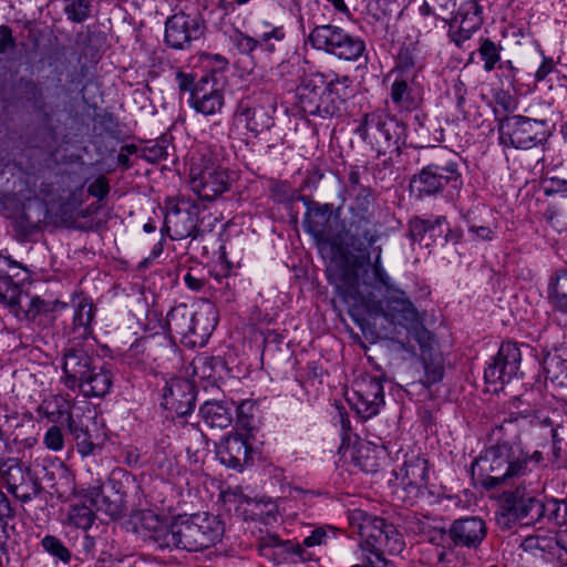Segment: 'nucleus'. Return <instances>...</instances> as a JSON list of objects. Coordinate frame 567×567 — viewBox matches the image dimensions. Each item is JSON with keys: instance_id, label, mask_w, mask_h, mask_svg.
I'll return each instance as SVG.
<instances>
[{"instance_id": "obj_1", "label": "nucleus", "mask_w": 567, "mask_h": 567, "mask_svg": "<svg viewBox=\"0 0 567 567\" xmlns=\"http://www.w3.org/2000/svg\"><path fill=\"white\" fill-rule=\"evenodd\" d=\"M374 259L364 256L365 264L348 259L332 262L328 269V279L347 302L363 305L372 316H380L394 326L413 329L415 339L419 327V313L406 296L382 265V247L373 248Z\"/></svg>"}, {"instance_id": "obj_2", "label": "nucleus", "mask_w": 567, "mask_h": 567, "mask_svg": "<svg viewBox=\"0 0 567 567\" xmlns=\"http://www.w3.org/2000/svg\"><path fill=\"white\" fill-rule=\"evenodd\" d=\"M142 526L162 549L204 550L216 546L223 538L224 525L214 515L197 513L178 516L172 523H163L153 512H143Z\"/></svg>"}, {"instance_id": "obj_3", "label": "nucleus", "mask_w": 567, "mask_h": 567, "mask_svg": "<svg viewBox=\"0 0 567 567\" xmlns=\"http://www.w3.org/2000/svg\"><path fill=\"white\" fill-rule=\"evenodd\" d=\"M348 522L352 532L361 538L362 563L351 567H391L384 555H399L405 547L402 534L384 518L369 515L362 509H352L348 514Z\"/></svg>"}, {"instance_id": "obj_4", "label": "nucleus", "mask_w": 567, "mask_h": 567, "mask_svg": "<svg viewBox=\"0 0 567 567\" xmlns=\"http://www.w3.org/2000/svg\"><path fill=\"white\" fill-rule=\"evenodd\" d=\"M348 522L352 532L361 538L362 563L351 567H391L384 555H399L405 547L402 534L384 518L369 515L362 509H352L348 514Z\"/></svg>"}, {"instance_id": "obj_5", "label": "nucleus", "mask_w": 567, "mask_h": 567, "mask_svg": "<svg viewBox=\"0 0 567 567\" xmlns=\"http://www.w3.org/2000/svg\"><path fill=\"white\" fill-rule=\"evenodd\" d=\"M61 382L69 390H79L86 398L105 396L113 384L111 371L96 365L93 355L83 344L66 348L61 359Z\"/></svg>"}, {"instance_id": "obj_6", "label": "nucleus", "mask_w": 567, "mask_h": 567, "mask_svg": "<svg viewBox=\"0 0 567 567\" xmlns=\"http://www.w3.org/2000/svg\"><path fill=\"white\" fill-rule=\"evenodd\" d=\"M350 84L346 75L327 80L322 73L313 74L297 86V105L307 115L332 117L339 114L341 105L350 95Z\"/></svg>"}, {"instance_id": "obj_7", "label": "nucleus", "mask_w": 567, "mask_h": 567, "mask_svg": "<svg viewBox=\"0 0 567 567\" xmlns=\"http://www.w3.org/2000/svg\"><path fill=\"white\" fill-rule=\"evenodd\" d=\"M528 472L530 468L524 452L519 446L508 443L488 447L472 463V474L487 487H495L513 478L523 477Z\"/></svg>"}, {"instance_id": "obj_8", "label": "nucleus", "mask_w": 567, "mask_h": 567, "mask_svg": "<svg viewBox=\"0 0 567 567\" xmlns=\"http://www.w3.org/2000/svg\"><path fill=\"white\" fill-rule=\"evenodd\" d=\"M221 148L207 147L200 153L198 162L190 167V188L204 200H213L227 192L231 178L221 163Z\"/></svg>"}, {"instance_id": "obj_9", "label": "nucleus", "mask_w": 567, "mask_h": 567, "mask_svg": "<svg viewBox=\"0 0 567 567\" xmlns=\"http://www.w3.org/2000/svg\"><path fill=\"white\" fill-rule=\"evenodd\" d=\"M505 422L516 423L518 426L532 425L549 427L553 439V452L556 457L560 455V444L567 442V411L553 410L545 412L524 404L516 398L512 402V409Z\"/></svg>"}, {"instance_id": "obj_10", "label": "nucleus", "mask_w": 567, "mask_h": 567, "mask_svg": "<svg viewBox=\"0 0 567 567\" xmlns=\"http://www.w3.org/2000/svg\"><path fill=\"white\" fill-rule=\"evenodd\" d=\"M357 132L378 155H381L392 147L399 150L404 141L405 125L392 115L372 112L364 115Z\"/></svg>"}, {"instance_id": "obj_11", "label": "nucleus", "mask_w": 567, "mask_h": 567, "mask_svg": "<svg viewBox=\"0 0 567 567\" xmlns=\"http://www.w3.org/2000/svg\"><path fill=\"white\" fill-rule=\"evenodd\" d=\"M308 41L313 49L322 50L346 61H358L365 52V43L361 38L332 24L313 28Z\"/></svg>"}, {"instance_id": "obj_12", "label": "nucleus", "mask_w": 567, "mask_h": 567, "mask_svg": "<svg viewBox=\"0 0 567 567\" xmlns=\"http://www.w3.org/2000/svg\"><path fill=\"white\" fill-rule=\"evenodd\" d=\"M499 142L515 148H532L546 140L544 121L522 115L507 116L499 123Z\"/></svg>"}, {"instance_id": "obj_13", "label": "nucleus", "mask_w": 567, "mask_h": 567, "mask_svg": "<svg viewBox=\"0 0 567 567\" xmlns=\"http://www.w3.org/2000/svg\"><path fill=\"white\" fill-rule=\"evenodd\" d=\"M447 185L454 189H458L462 185L457 165L452 162L445 165L429 164L410 182L411 192L419 198L436 195Z\"/></svg>"}, {"instance_id": "obj_14", "label": "nucleus", "mask_w": 567, "mask_h": 567, "mask_svg": "<svg viewBox=\"0 0 567 567\" xmlns=\"http://www.w3.org/2000/svg\"><path fill=\"white\" fill-rule=\"evenodd\" d=\"M0 476L9 493L22 503L31 502L41 492V483L19 458H0Z\"/></svg>"}, {"instance_id": "obj_15", "label": "nucleus", "mask_w": 567, "mask_h": 567, "mask_svg": "<svg viewBox=\"0 0 567 567\" xmlns=\"http://www.w3.org/2000/svg\"><path fill=\"white\" fill-rule=\"evenodd\" d=\"M188 104L197 114L214 116L225 106V83L215 73L198 79L192 89Z\"/></svg>"}, {"instance_id": "obj_16", "label": "nucleus", "mask_w": 567, "mask_h": 567, "mask_svg": "<svg viewBox=\"0 0 567 567\" xmlns=\"http://www.w3.org/2000/svg\"><path fill=\"white\" fill-rule=\"evenodd\" d=\"M353 396L349 398L362 419L377 415L384 404L383 378L380 374H361L353 382Z\"/></svg>"}, {"instance_id": "obj_17", "label": "nucleus", "mask_w": 567, "mask_h": 567, "mask_svg": "<svg viewBox=\"0 0 567 567\" xmlns=\"http://www.w3.org/2000/svg\"><path fill=\"white\" fill-rule=\"evenodd\" d=\"M520 361L522 352L517 343L504 342L484 370L485 382L493 385L494 391L502 389L517 377Z\"/></svg>"}, {"instance_id": "obj_18", "label": "nucleus", "mask_w": 567, "mask_h": 567, "mask_svg": "<svg viewBox=\"0 0 567 567\" xmlns=\"http://www.w3.org/2000/svg\"><path fill=\"white\" fill-rule=\"evenodd\" d=\"M349 204V226L353 236H361L368 245L372 246L379 240V234L368 228L373 219V192L368 187H360L351 194Z\"/></svg>"}, {"instance_id": "obj_19", "label": "nucleus", "mask_w": 567, "mask_h": 567, "mask_svg": "<svg viewBox=\"0 0 567 567\" xmlns=\"http://www.w3.org/2000/svg\"><path fill=\"white\" fill-rule=\"evenodd\" d=\"M483 6L478 0H470L461 4L456 16L450 23L449 37L457 48H465L483 24Z\"/></svg>"}, {"instance_id": "obj_20", "label": "nucleus", "mask_w": 567, "mask_h": 567, "mask_svg": "<svg viewBox=\"0 0 567 567\" xmlns=\"http://www.w3.org/2000/svg\"><path fill=\"white\" fill-rule=\"evenodd\" d=\"M200 34L197 19L185 13L174 14L165 23V42L172 49H185Z\"/></svg>"}, {"instance_id": "obj_21", "label": "nucleus", "mask_w": 567, "mask_h": 567, "mask_svg": "<svg viewBox=\"0 0 567 567\" xmlns=\"http://www.w3.org/2000/svg\"><path fill=\"white\" fill-rule=\"evenodd\" d=\"M165 227L174 240L195 236L197 227L195 207L184 200L172 205L165 215Z\"/></svg>"}, {"instance_id": "obj_22", "label": "nucleus", "mask_w": 567, "mask_h": 567, "mask_svg": "<svg viewBox=\"0 0 567 567\" xmlns=\"http://www.w3.org/2000/svg\"><path fill=\"white\" fill-rule=\"evenodd\" d=\"M559 532L538 528L533 534L527 535L520 543V548L535 557L557 567Z\"/></svg>"}, {"instance_id": "obj_23", "label": "nucleus", "mask_w": 567, "mask_h": 567, "mask_svg": "<svg viewBox=\"0 0 567 567\" xmlns=\"http://www.w3.org/2000/svg\"><path fill=\"white\" fill-rule=\"evenodd\" d=\"M194 385L185 379H174L165 386L163 405L177 416H186L195 409Z\"/></svg>"}, {"instance_id": "obj_24", "label": "nucleus", "mask_w": 567, "mask_h": 567, "mask_svg": "<svg viewBox=\"0 0 567 567\" xmlns=\"http://www.w3.org/2000/svg\"><path fill=\"white\" fill-rule=\"evenodd\" d=\"M487 534L485 522L477 516L463 517L454 520L449 536L455 546L476 549Z\"/></svg>"}, {"instance_id": "obj_25", "label": "nucleus", "mask_w": 567, "mask_h": 567, "mask_svg": "<svg viewBox=\"0 0 567 567\" xmlns=\"http://www.w3.org/2000/svg\"><path fill=\"white\" fill-rule=\"evenodd\" d=\"M394 473L396 478L401 480L403 488L414 497L422 494V489L427 485V461L419 454H411L406 456L402 466Z\"/></svg>"}, {"instance_id": "obj_26", "label": "nucleus", "mask_w": 567, "mask_h": 567, "mask_svg": "<svg viewBox=\"0 0 567 567\" xmlns=\"http://www.w3.org/2000/svg\"><path fill=\"white\" fill-rule=\"evenodd\" d=\"M251 447L240 434H228L217 447L219 461L227 467L241 471L251 460Z\"/></svg>"}, {"instance_id": "obj_27", "label": "nucleus", "mask_w": 567, "mask_h": 567, "mask_svg": "<svg viewBox=\"0 0 567 567\" xmlns=\"http://www.w3.org/2000/svg\"><path fill=\"white\" fill-rule=\"evenodd\" d=\"M478 54L483 62V69L485 72H492L495 69L506 71L505 78L511 85L515 82V71L512 61H501L502 45L495 43L489 38H480V44L476 51L471 52L470 61L474 60V55Z\"/></svg>"}, {"instance_id": "obj_28", "label": "nucleus", "mask_w": 567, "mask_h": 567, "mask_svg": "<svg viewBox=\"0 0 567 567\" xmlns=\"http://www.w3.org/2000/svg\"><path fill=\"white\" fill-rule=\"evenodd\" d=\"M82 497L89 502L94 513H103L114 519L123 512V496L116 491H105L101 486H94L82 491Z\"/></svg>"}, {"instance_id": "obj_29", "label": "nucleus", "mask_w": 567, "mask_h": 567, "mask_svg": "<svg viewBox=\"0 0 567 567\" xmlns=\"http://www.w3.org/2000/svg\"><path fill=\"white\" fill-rule=\"evenodd\" d=\"M331 205L315 204L306 213L303 220L305 230L310 234L317 244L328 243L330 237Z\"/></svg>"}, {"instance_id": "obj_30", "label": "nucleus", "mask_w": 567, "mask_h": 567, "mask_svg": "<svg viewBox=\"0 0 567 567\" xmlns=\"http://www.w3.org/2000/svg\"><path fill=\"white\" fill-rule=\"evenodd\" d=\"M409 76L395 75L390 86V101L399 112H412L420 105L419 92Z\"/></svg>"}, {"instance_id": "obj_31", "label": "nucleus", "mask_w": 567, "mask_h": 567, "mask_svg": "<svg viewBox=\"0 0 567 567\" xmlns=\"http://www.w3.org/2000/svg\"><path fill=\"white\" fill-rule=\"evenodd\" d=\"M410 234L414 241L423 243L426 236L435 241L439 238H443V241H447V234L450 227L444 216H435L432 218L414 217L409 224Z\"/></svg>"}, {"instance_id": "obj_32", "label": "nucleus", "mask_w": 567, "mask_h": 567, "mask_svg": "<svg viewBox=\"0 0 567 567\" xmlns=\"http://www.w3.org/2000/svg\"><path fill=\"white\" fill-rule=\"evenodd\" d=\"M533 497L520 495L518 492L509 495L501 512L496 513L497 524L504 528H509L513 523L526 519L532 509Z\"/></svg>"}, {"instance_id": "obj_33", "label": "nucleus", "mask_w": 567, "mask_h": 567, "mask_svg": "<svg viewBox=\"0 0 567 567\" xmlns=\"http://www.w3.org/2000/svg\"><path fill=\"white\" fill-rule=\"evenodd\" d=\"M192 338L189 342L197 343L207 339L218 323L217 309L212 302H204L196 311L192 310Z\"/></svg>"}, {"instance_id": "obj_34", "label": "nucleus", "mask_w": 567, "mask_h": 567, "mask_svg": "<svg viewBox=\"0 0 567 567\" xmlns=\"http://www.w3.org/2000/svg\"><path fill=\"white\" fill-rule=\"evenodd\" d=\"M74 411V403L68 395L62 394L49 395L37 409V413L41 419H47L52 423L65 422Z\"/></svg>"}, {"instance_id": "obj_35", "label": "nucleus", "mask_w": 567, "mask_h": 567, "mask_svg": "<svg viewBox=\"0 0 567 567\" xmlns=\"http://www.w3.org/2000/svg\"><path fill=\"white\" fill-rule=\"evenodd\" d=\"M329 534L336 536V532L332 527H317L309 536L303 538L302 544H295L291 542L280 543L276 540L275 546L291 555L292 558L305 561L309 559V555L303 547H315L326 544L329 538Z\"/></svg>"}, {"instance_id": "obj_36", "label": "nucleus", "mask_w": 567, "mask_h": 567, "mask_svg": "<svg viewBox=\"0 0 567 567\" xmlns=\"http://www.w3.org/2000/svg\"><path fill=\"white\" fill-rule=\"evenodd\" d=\"M237 115L246 123V127L255 135L272 125L271 118L262 106H256L250 99H243L237 106Z\"/></svg>"}, {"instance_id": "obj_37", "label": "nucleus", "mask_w": 567, "mask_h": 567, "mask_svg": "<svg viewBox=\"0 0 567 567\" xmlns=\"http://www.w3.org/2000/svg\"><path fill=\"white\" fill-rule=\"evenodd\" d=\"M431 339L429 331L422 329L417 331L416 341L421 347V358L424 365L425 379L429 385L442 380L444 374L443 358L440 353H429L427 341Z\"/></svg>"}, {"instance_id": "obj_38", "label": "nucleus", "mask_w": 567, "mask_h": 567, "mask_svg": "<svg viewBox=\"0 0 567 567\" xmlns=\"http://www.w3.org/2000/svg\"><path fill=\"white\" fill-rule=\"evenodd\" d=\"M192 309L185 303H179L172 308L165 320V326L172 337L184 339L192 338Z\"/></svg>"}, {"instance_id": "obj_39", "label": "nucleus", "mask_w": 567, "mask_h": 567, "mask_svg": "<svg viewBox=\"0 0 567 567\" xmlns=\"http://www.w3.org/2000/svg\"><path fill=\"white\" fill-rule=\"evenodd\" d=\"M199 414L210 427L226 429L233 422V409L221 401H206L200 406Z\"/></svg>"}, {"instance_id": "obj_40", "label": "nucleus", "mask_w": 567, "mask_h": 567, "mask_svg": "<svg viewBox=\"0 0 567 567\" xmlns=\"http://www.w3.org/2000/svg\"><path fill=\"white\" fill-rule=\"evenodd\" d=\"M95 519V513L92 505L82 497V492L70 505L65 524L86 532Z\"/></svg>"}, {"instance_id": "obj_41", "label": "nucleus", "mask_w": 567, "mask_h": 567, "mask_svg": "<svg viewBox=\"0 0 567 567\" xmlns=\"http://www.w3.org/2000/svg\"><path fill=\"white\" fill-rule=\"evenodd\" d=\"M544 370L553 384L567 388V350L548 353L544 359Z\"/></svg>"}, {"instance_id": "obj_42", "label": "nucleus", "mask_w": 567, "mask_h": 567, "mask_svg": "<svg viewBox=\"0 0 567 567\" xmlns=\"http://www.w3.org/2000/svg\"><path fill=\"white\" fill-rule=\"evenodd\" d=\"M548 302L553 310L567 315V269L557 271L548 284Z\"/></svg>"}, {"instance_id": "obj_43", "label": "nucleus", "mask_w": 567, "mask_h": 567, "mask_svg": "<svg viewBox=\"0 0 567 567\" xmlns=\"http://www.w3.org/2000/svg\"><path fill=\"white\" fill-rule=\"evenodd\" d=\"M255 35L260 48L261 53L272 54L276 52L277 43H280L285 37L282 27L271 25L262 22L260 27L255 30Z\"/></svg>"}, {"instance_id": "obj_44", "label": "nucleus", "mask_w": 567, "mask_h": 567, "mask_svg": "<svg viewBox=\"0 0 567 567\" xmlns=\"http://www.w3.org/2000/svg\"><path fill=\"white\" fill-rule=\"evenodd\" d=\"M73 315L74 329L82 328L81 337L87 338L92 334V322L95 316V308L86 297H79Z\"/></svg>"}, {"instance_id": "obj_45", "label": "nucleus", "mask_w": 567, "mask_h": 567, "mask_svg": "<svg viewBox=\"0 0 567 567\" xmlns=\"http://www.w3.org/2000/svg\"><path fill=\"white\" fill-rule=\"evenodd\" d=\"M420 66L419 52L415 45L402 47L398 53L396 65L392 74L408 76V73Z\"/></svg>"}, {"instance_id": "obj_46", "label": "nucleus", "mask_w": 567, "mask_h": 567, "mask_svg": "<svg viewBox=\"0 0 567 567\" xmlns=\"http://www.w3.org/2000/svg\"><path fill=\"white\" fill-rule=\"evenodd\" d=\"M456 2L457 0H424L419 12L422 17L433 16L445 21V16L453 13Z\"/></svg>"}, {"instance_id": "obj_47", "label": "nucleus", "mask_w": 567, "mask_h": 567, "mask_svg": "<svg viewBox=\"0 0 567 567\" xmlns=\"http://www.w3.org/2000/svg\"><path fill=\"white\" fill-rule=\"evenodd\" d=\"M43 550L58 561L68 565L72 559V554L68 547L55 536L45 535L41 539Z\"/></svg>"}, {"instance_id": "obj_48", "label": "nucleus", "mask_w": 567, "mask_h": 567, "mask_svg": "<svg viewBox=\"0 0 567 567\" xmlns=\"http://www.w3.org/2000/svg\"><path fill=\"white\" fill-rule=\"evenodd\" d=\"M63 11L66 18L75 23H82L91 16L90 0H63Z\"/></svg>"}, {"instance_id": "obj_49", "label": "nucleus", "mask_w": 567, "mask_h": 567, "mask_svg": "<svg viewBox=\"0 0 567 567\" xmlns=\"http://www.w3.org/2000/svg\"><path fill=\"white\" fill-rule=\"evenodd\" d=\"M545 520L563 526L567 523V502L557 498L545 499Z\"/></svg>"}, {"instance_id": "obj_50", "label": "nucleus", "mask_w": 567, "mask_h": 567, "mask_svg": "<svg viewBox=\"0 0 567 567\" xmlns=\"http://www.w3.org/2000/svg\"><path fill=\"white\" fill-rule=\"evenodd\" d=\"M43 444L51 451H61L64 447V436L58 425L48 429L43 437Z\"/></svg>"}, {"instance_id": "obj_51", "label": "nucleus", "mask_w": 567, "mask_h": 567, "mask_svg": "<svg viewBox=\"0 0 567 567\" xmlns=\"http://www.w3.org/2000/svg\"><path fill=\"white\" fill-rule=\"evenodd\" d=\"M143 156L146 161L153 163L165 159L168 156L166 141L155 142L151 146L145 147Z\"/></svg>"}, {"instance_id": "obj_52", "label": "nucleus", "mask_w": 567, "mask_h": 567, "mask_svg": "<svg viewBox=\"0 0 567 567\" xmlns=\"http://www.w3.org/2000/svg\"><path fill=\"white\" fill-rule=\"evenodd\" d=\"M96 542L95 538L87 533H84L79 539L76 545V551L81 555V560H87L95 555Z\"/></svg>"}, {"instance_id": "obj_53", "label": "nucleus", "mask_w": 567, "mask_h": 567, "mask_svg": "<svg viewBox=\"0 0 567 567\" xmlns=\"http://www.w3.org/2000/svg\"><path fill=\"white\" fill-rule=\"evenodd\" d=\"M236 411L240 425L244 427L250 426L255 411V402L251 400H244L236 406Z\"/></svg>"}, {"instance_id": "obj_54", "label": "nucleus", "mask_w": 567, "mask_h": 567, "mask_svg": "<svg viewBox=\"0 0 567 567\" xmlns=\"http://www.w3.org/2000/svg\"><path fill=\"white\" fill-rule=\"evenodd\" d=\"M17 47L12 30L7 24L0 25V54L13 51Z\"/></svg>"}, {"instance_id": "obj_55", "label": "nucleus", "mask_w": 567, "mask_h": 567, "mask_svg": "<svg viewBox=\"0 0 567 567\" xmlns=\"http://www.w3.org/2000/svg\"><path fill=\"white\" fill-rule=\"evenodd\" d=\"M87 192L91 196L97 198L99 200L104 199L110 193V185L104 176H100L94 179L87 187Z\"/></svg>"}, {"instance_id": "obj_56", "label": "nucleus", "mask_w": 567, "mask_h": 567, "mask_svg": "<svg viewBox=\"0 0 567 567\" xmlns=\"http://www.w3.org/2000/svg\"><path fill=\"white\" fill-rule=\"evenodd\" d=\"M66 427L74 436L75 440H79V437H83L89 434L86 426H84L83 422L81 421L80 416L74 411L65 421Z\"/></svg>"}, {"instance_id": "obj_57", "label": "nucleus", "mask_w": 567, "mask_h": 567, "mask_svg": "<svg viewBox=\"0 0 567 567\" xmlns=\"http://www.w3.org/2000/svg\"><path fill=\"white\" fill-rule=\"evenodd\" d=\"M545 499L533 497L532 509L526 518V524L545 520Z\"/></svg>"}, {"instance_id": "obj_58", "label": "nucleus", "mask_w": 567, "mask_h": 567, "mask_svg": "<svg viewBox=\"0 0 567 567\" xmlns=\"http://www.w3.org/2000/svg\"><path fill=\"white\" fill-rule=\"evenodd\" d=\"M237 48L240 52L251 54L260 51L256 35L252 37L240 33L237 38Z\"/></svg>"}, {"instance_id": "obj_59", "label": "nucleus", "mask_w": 567, "mask_h": 567, "mask_svg": "<svg viewBox=\"0 0 567 567\" xmlns=\"http://www.w3.org/2000/svg\"><path fill=\"white\" fill-rule=\"evenodd\" d=\"M176 82L181 91L189 92V96L192 95V89L196 83L192 74L179 71L176 73Z\"/></svg>"}, {"instance_id": "obj_60", "label": "nucleus", "mask_w": 567, "mask_h": 567, "mask_svg": "<svg viewBox=\"0 0 567 567\" xmlns=\"http://www.w3.org/2000/svg\"><path fill=\"white\" fill-rule=\"evenodd\" d=\"M559 547L557 557V567L567 566V529L559 532Z\"/></svg>"}, {"instance_id": "obj_61", "label": "nucleus", "mask_w": 567, "mask_h": 567, "mask_svg": "<svg viewBox=\"0 0 567 567\" xmlns=\"http://www.w3.org/2000/svg\"><path fill=\"white\" fill-rule=\"evenodd\" d=\"M144 352V347H143V342L142 341H138L136 340L131 347L128 350L125 351L124 353V360L126 363L128 364H135L138 360H137V355L140 353H143Z\"/></svg>"}, {"instance_id": "obj_62", "label": "nucleus", "mask_w": 567, "mask_h": 567, "mask_svg": "<svg viewBox=\"0 0 567 567\" xmlns=\"http://www.w3.org/2000/svg\"><path fill=\"white\" fill-rule=\"evenodd\" d=\"M468 230L478 239L482 240H492L494 238L495 231L487 226H470Z\"/></svg>"}, {"instance_id": "obj_63", "label": "nucleus", "mask_w": 567, "mask_h": 567, "mask_svg": "<svg viewBox=\"0 0 567 567\" xmlns=\"http://www.w3.org/2000/svg\"><path fill=\"white\" fill-rule=\"evenodd\" d=\"M348 181L350 183V193H355L361 186V172L358 167H351L348 174Z\"/></svg>"}, {"instance_id": "obj_64", "label": "nucleus", "mask_w": 567, "mask_h": 567, "mask_svg": "<svg viewBox=\"0 0 567 567\" xmlns=\"http://www.w3.org/2000/svg\"><path fill=\"white\" fill-rule=\"evenodd\" d=\"M76 441V444H78V449H79V452L82 454V455H89V454H92L93 450H94V444L93 442L90 440V435H85L83 437H79V440H75Z\"/></svg>"}]
</instances>
